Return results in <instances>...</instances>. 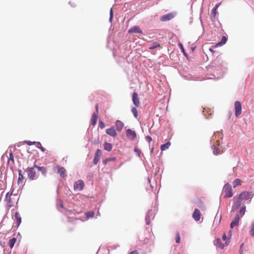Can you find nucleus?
<instances>
[{
	"label": "nucleus",
	"instance_id": "48",
	"mask_svg": "<svg viewBox=\"0 0 254 254\" xmlns=\"http://www.w3.org/2000/svg\"><path fill=\"white\" fill-rule=\"evenodd\" d=\"M109 162L108 161V160L106 159H104L103 161V163L104 165H106Z\"/></svg>",
	"mask_w": 254,
	"mask_h": 254
},
{
	"label": "nucleus",
	"instance_id": "34",
	"mask_svg": "<svg viewBox=\"0 0 254 254\" xmlns=\"http://www.w3.org/2000/svg\"><path fill=\"white\" fill-rule=\"evenodd\" d=\"M227 38L225 37V36H223L222 39H221V40L220 41V43H218L219 45H223V44H225L227 41Z\"/></svg>",
	"mask_w": 254,
	"mask_h": 254
},
{
	"label": "nucleus",
	"instance_id": "21",
	"mask_svg": "<svg viewBox=\"0 0 254 254\" xmlns=\"http://www.w3.org/2000/svg\"><path fill=\"white\" fill-rule=\"evenodd\" d=\"M104 148L105 150L110 152L112 149V145L109 142H105L104 144Z\"/></svg>",
	"mask_w": 254,
	"mask_h": 254
},
{
	"label": "nucleus",
	"instance_id": "39",
	"mask_svg": "<svg viewBox=\"0 0 254 254\" xmlns=\"http://www.w3.org/2000/svg\"><path fill=\"white\" fill-rule=\"evenodd\" d=\"M24 142H25L28 145H32L33 144L36 145V141H31L29 140H25L24 141Z\"/></svg>",
	"mask_w": 254,
	"mask_h": 254
},
{
	"label": "nucleus",
	"instance_id": "44",
	"mask_svg": "<svg viewBox=\"0 0 254 254\" xmlns=\"http://www.w3.org/2000/svg\"><path fill=\"white\" fill-rule=\"evenodd\" d=\"M243 246H244V244L243 243L240 246V250H239L240 254H243Z\"/></svg>",
	"mask_w": 254,
	"mask_h": 254
},
{
	"label": "nucleus",
	"instance_id": "1",
	"mask_svg": "<svg viewBox=\"0 0 254 254\" xmlns=\"http://www.w3.org/2000/svg\"><path fill=\"white\" fill-rule=\"evenodd\" d=\"M243 199H239V195H238V198L235 203L232 205L231 212H235L240 207L239 210V213L241 215V217H242L245 214L246 210V207L244 204H242L241 200Z\"/></svg>",
	"mask_w": 254,
	"mask_h": 254
},
{
	"label": "nucleus",
	"instance_id": "9",
	"mask_svg": "<svg viewBox=\"0 0 254 254\" xmlns=\"http://www.w3.org/2000/svg\"><path fill=\"white\" fill-rule=\"evenodd\" d=\"M241 215L239 214H237L233 220L230 223V228L231 229L233 228L235 226H238L239 225V222L240 220Z\"/></svg>",
	"mask_w": 254,
	"mask_h": 254
},
{
	"label": "nucleus",
	"instance_id": "41",
	"mask_svg": "<svg viewBox=\"0 0 254 254\" xmlns=\"http://www.w3.org/2000/svg\"><path fill=\"white\" fill-rule=\"evenodd\" d=\"M180 242V236L179 233H177L176 237V243H179Z\"/></svg>",
	"mask_w": 254,
	"mask_h": 254
},
{
	"label": "nucleus",
	"instance_id": "17",
	"mask_svg": "<svg viewBox=\"0 0 254 254\" xmlns=\"http://www.w3.org/2000/svg\"><path fill=\"white\" fill-rule=\"evenodd\" d=\"M128 33H142V32L138 26H135L130 28Z\"/></svg>",
	"mask_w": 254,
	"mask_h": 254
},
{
	"label": "nucleus",
	"instance_id": "3",
	"mask_svg": "<svg viewBox=\"0 0 254 254\" xmlns=\"http://www.w3.org/2000/svg\"><path fill=\"white\" fill-rule=\"evenodd\" d=\"M26 171L27 172L28 178L30 180H36L38 179V175H37L34 167L27 168Z\"/></svg>",
	"mask_w": 254,
	"mask_h": 254
},
{
	"label": "nucleus",
	"instance_id": "11",
	"mask_svg": "<svg viewBox=\"0 0 254 254\" xmlns=\"http://www.w3.org/2000/svg\"><path fill=\"white\" fill-rule=\"evenodd\" d=\"M126 135L131 140H134L136 136L135 131L131 130V129H127V130Z\"/></svg>",
	"mask_w": 254,
	"mask_h": 254
},
{
	"label": "nucleus",
	"instance_id": "10",
	"mask_svg": "<svg viewBox=\"0 0 254 254\" xmlns=\"http://www.w3.org/2000/svg\"><path fill=\"white\" fill-rule=\"evenodd\" d=\"M154 217V214L152 212V210H149L145 216V222L146 225H149L150 223L151 220L153 219Z\"/></svg>",
	"mask_w": 254,
	"mask_h": 254
},
{
	"label": "nucleus",
	"instance_id": "37",
	"mask_svg": "<svg viewBox=\"0 0 254 254\" xmlns=\"http://www.w3.org/2000/svg\"><path fill=\"white\" fill-rule=\"evenodd\" d=\"M12 194V193H10V195H11ZM9 195V192H7L6 194V196H5V200H7L8 202L10 204L11 203V199L9 197V198H8V196ZM10 196H9L10 197ZM9 206H11V204H9Z\"/></svg>",
	"mask_w": 254,
	"mask_h": 254
},
{
	"label": "nucleus",
	"instance_id": "52",
	"mask_svg": "<svg viewBox=\"0 0 254 254\" xmlns=\"http://www.w3.org/2000/svg\"><path fill=\"white\" fill-rule=\"evenodd\" d=\"M61 207L63 208V205L62 203L61 204Z\"/></svg>",
	"mask_w": 254,
	"mask_h": 254
},
{
	"label": "nucleus",
	"instance_id": "54",
	"mask_svg": "<svg viewBox=\"0 0 254 254\" xmlns=\"http://www.w3.org/2000/svg\"><path fill=\"white\" fill-rule=\"evenodd\" d=\"M148 182H149V183L150 182L149 179H148Z\"/></svg>",
	"mask_w": 254,
	"mask_h": 254
},
{
	"label": "nucleus",
	"instance_id": "20",
	"mask_svg": "<svg viewBox=\"0 0 254 254\" xmlns=\"http://www.w3.org/2000/svg\"><path fill=\"white\" fill-rule=\"evenodd\" d=\"M97 118L98 115H97V114L94 112L92 115L91 120V124L92 126H94L96 124Z\"/></svg>",
	"mask_w": 254,
	"mask_h": 254
},
{
	"label": "nucleus",
	"instance_id": "27",
	"mask_svg": "<svg viewBox=\"0 0 254 254\" xmlns=\"http://www.w3.org/2000/svg\"><path fill=\"white\" fill-rule=\"evenodd\" d=\"M160 46V44L158 42H154L149 46V49L150 50H153L157 47H159Z\"/></svg>",
	"mask_w": 254,
	"mask_h": 254
},
{
	"label": "nucleus",
	"instance_id": "2",
	"mask_svg": "<svg viewBox=\"0 0 254 254\" xmlns=\"http://www.w3.org/2000/svg\"><path fill=\"white\" fill-rule=\"evenodd\" d=\"M239 199H243L246 201H248V203L251 201V199L254 195V193L252 191H244L239 194Z\"/></svg>",
	"mask_w": 254,
	"mask_h": 254
},
{
	"label": "nucleus",
	"instance_id": "33",
	"mask_svg": "<svg viewBox=\"0 0 254 254\" xmlns=\"http://www.w3.org/2000/svg\"><path fill=\"white\" fill-rule=\"evenodd\" d=\"M94 215L93 211H88L86 213V216L87 218L93 217Z\"/></svg>",
	"mask_w": 254,
	"mask_h": 254
},
{
	"label": "nucleus",
	"instance_id": "24",
	"mask_svg": "<svg viewBox=\"0 0 254 254\" xmlns=\"http://www.w3.org/2000/svg\"><path fill=\"white\" fill-rule=\"evenodd\" d=\"M16 238H14V237L12 238V239H10L9 240L8 244H9V246L10 248V249L13 248V247H14V246L16 243Z\"/></svg>",
	"mask_w": 254,
	"mask_h": 254
},
{
	"label": "nucleus",
	"instance_id": "6",
	"mask_svg": "<svg viewBox=\"0 0 254 254\" xmlns=\"http://www.w3.org/2000/svg\"><path fill=\"white\" fill-rule=\"evenodd\" d=\"M175 13L170 12L166 14L161 16L160 19L161 21H167L173 19L175 17Z\"/></svg>",
	"mask_w": 254,
	"mask_h": 254
},
{
	"label": "nucleus",
	"instance_id": "51",
	"mask_svg": "<svg viewBox=\"0 0 254 254\" xmlns=\"http://www.w3.org/2000/svg\"><path fill=\"white\" fill-rule=\"evenodd\" d=\"M153 148H152L151 149V153H152V152H153Z\"/></svg>",
	"mask_w": 254,
	"mask_h": 254
},
{
	"label": "nucleus",
	"instance_id": "55",
	"mask_svg": "<svg viewBox=\"0 0 254 254\" xmlns=\"http://www.w3.org/2000/svg\"><path fill=\"white\" fill-rule=\"evenodd\" d=\"M225 243L227 245L228 244L227 241L225 242Z\"/></svg>",
	"mask_w": 254,
	"mask_h": 254
},
{
	"label": "nucleus",
	"instance_id": "47",
	"mask_svg": "<svg viewBox=\"0 0 254 254\" xmlns=\"http://www.w3.org/2000/svg\"><path fill=\"white\" fill-rule=\"evenodd\" d=\"M95 109H96V114H97V115H98V104H97L95 106Z\"/></svg>",
	"mask_w": 254,
	"mask_h": 254
},
{
	"label": "nucleus",
	"instance_id": "8",
	"mask_svg": "<svg viewBox=\"0 0 254 254\" xmlns=\"http://www.w3.org/2000/svg\"><path fill=\"white\" fill-rule=\"evenodd\" d=\"M53 170L54 171H56L57 170V173L60 174L61 177L63 178L65 177V169H64V167L58 166L56 167H54L53 168Z\"/></svg>",
	"mask_w": 254,
	"mask_h": 254
},
{
	"label": "nucleus",
	"instance_id": "12",
	"mask_svg": "<svg viewBox=\"0 0 254 254\" xmlns=\"http://www.w3.org/2000/svg\"><path fill=\"white\" fill-rule=\"evenodd\" d=\"M102 154V151L100 149H97L94 154V157L93 161V163L94 165H96L99 160V158Z\"/></svg>",
	"mask_w": 254,
	"mask_h": 254
},
{
	"label": "nucleus",
	"instance_id": "35",
	"mask_svg": "<svg viewBox=\"0 0 254 254\" xmlns=\"http://www.w3.org/2000/svg\"><path fill=\"white\" fill-rule=\"evenodd\" d=\"M134 151L136 153L137 155L139 156V157H140V155L141 154H142L141 150L138 149V148L137 147H135L134 149Z\"/></svg>",
	"mask_w": 254,
	"mask_h": 254
},
{
	"label": "nucleus",
	"instance_id": "29",
	"mask_svg": "<svg viewBox=\"0 0 254 254\" xmlns=\"http://www.w3.org/2000/svg\"><path fill=\"white\" fill-rule=\"evenodd\" d=\"M250 234L254 237V220L251 223V229L250 230Z\"/></svg>",
	"mask_w": 254,
	"mask_h": 254
},
{
	"label": "nucleus",
	"instance_id": "32",
	"mask_svg": "<svg viewBox=\"0 0 254 254\" xmlns=\"http://www.w3.org/2000/svg\"><path fill=\"white\" fill-rule=\"evenodd\" d=\"M131 112L133 113L134 117L135 118H137V116H138V112H137V110L136 108V107H133L131 109Z\"/></svg>",
	"mask_w": 254,
	"mask_h": 254
},
{
	"label": "nucleus",
	"instance_id": "5",
	"mask_svg": "<svg viewBox=\"0 0 254 254\" xmlns=\"http://www.w3.org/2000/svg\"><path fill=\"white\" fill-rule=\"evenodd\" d=\"M74 190L75 191H80L83 190L84 183L82 180H79L74 182Z\"/></svg>",
	"mask_w": 254,
	"mask_h": 254
},
{
	"label": "nucleus",
	"instance_id": "45",
	"mask_svg": "<svg viewBox=\"0 0 254 254\" xmlns=\"http://www.w3.org/2000/svg\"><path fill=\"white\" fill-rule=\"evenodd\" d=\"M145 138L146 140L149 142H150L152 140V138L150 136H146Z\"/></svg>",
	"mask_w": 254,
	"mask_h": 254
},
{
	"label": "nucleus",
	"instance_id": "56",
	"mask_svg": "<svg viewBox=\"0 0 254 254\" xmlns=\"http://www.w3.org/2000/svg\"><path fill=\"white\" fill-rule=\"evenodd\" d=\"M69 4H71V2L70 1L69 2Z\"/></svg>",
	"mask_w": 254,
	"mask_h": 254
},
{
	"label": "nucleus",
	"instance_id": "23",
	"mask_svg": "<svg viewBox=\"0 0 254 254\" xmlns=\"http://www.w3.org/2000/svg\"><path fill=\"white\" fill-rule=\"evenodd\" d=\"M38 170L40 171L42 173V174L46 177V175H47V169L44 167V166H42V167H38Z\"/></svg>",
	"mask_w": 254,
	"mask_h": 254
},
{
	"label": "nucleus",
	"instance_id": "36",
	"mask_svg": "<svg viewBox=\"0 0 254 254\" xmlns=\"http://www.w3.org/2000/svg\"><path fill=\"white\" fill-rule=\"evenodd\" d=\"M113 17V8H111L110 10V18L109 21L111 23Z\"/></svg>",
	"mask_w": 254,
	"mask_h": 254
},
{
	"label": "nucleus",
	"instance_id": "4",
	"mask_svg": "<svg viewBox=\"0 0 254 254\" xmlns=\"http://www.w3.org/2000/svg\"><path fill=\"white\" fill-rule=\"evenodd\" d=\"M223 191L225 193L224 196L225 198L231 197L233 196L232 187L229 184L227 183L224 185Z\"/></svg>",
	"mask_w": 254,
	"mask_h": 254
},
{
	"label": "nucleus",
	"instance_id": "13",
	"mask_svg": "<svg viewBox=\"0 0 254 254\" xmlns=\"http://www.w3.org/2000/svg\"><path fill=\"white\" fill-rule=\"evenodd\" d=\"M132 100L133 104L136 107H138L139 105V100L138 97V94L134 92L132 95Z\"/></svg>",
	"mask_w": 254,
	"mask_h": 254
},
{
	"label": "nucleus",
	"instance_id": "38",
	"mask_svg": "<svg viewBox=\"0 0 254 254\" xmlns=\"http://www.w3.org/2000/svg\"><path fill=\"white\" fill-rule=\"evenodd\" d=\"M10 160L12 161L13 163H14V157L12 152H10L9 153V157L8 160V163H9Z\"/></svg>",
	"mask_w": 254,
	"mask_h": 254
},
{
	"label": "nucleus",
	"instance_id": "42",
	"mask_svg": "<svg viewBox=\"0 0 254 254\" xmlns=\"http://www.w3.org/2000/svg\"><path fill=\"white\" fill-rule=\"evenodd\" d=\"M99 126L102 129L105 127V124L102 121H100L99 122Z\"/></svg>",
	"mask_w": 254,
	"mask_h": 254
},
{
	"label": "nucleus",
	"instance_id": "49",
	"mask_svg": "<svg viewBox=\"0 0 254 254\" xmlns=\"http://www.w3.org/2000/svg\"><path fill=\"white\" fill-rule=\"evenodd\" d=\"M226 238H227V236H226V234L225 233L223 234V235H222L223 240L225 241L226 239Z\"/></svg>",
	"mask_w": 254,
	"mask_h": 254
},
{
	"label": "nucleus",
	"instance_id": "43",
	"mask_svg": "<svg viewBox=\"0 0 254 254\" xmlns=\"http://www.w3.org/2000/svg\"><path fill=\"white\" fill-rule=\"evenodd\" d=\"M107 159L108 160V162L115 161L116 160V158L115 157H113L108 158H107Z\"/></svg>",
	"mask_w": 254,
	"mask_h": 254
},
{
	"label": "nucleus",
	"instance_id": "15",
	"mask_svg": "<svg viewBox=\"0 0 254 254\" xmlns=\"http://www.w3.org/2000/svg\"><path fill=\"white\" fill-rule=\"evenodd\" d=\"M14 220L16 222V227H18L21 223V218L18 212H16L14 214Z\"/></svg>",
	"mask_w": 254,
	"mask_h": 254
},
{
	"label": "nucleus",
	"instance_id": "19",
	"mask_svg": "<svg viewBox=\"0 0 254 254\" xmlns=\"http://www.w3.org/2000/svg\"><path fill=\"white\" fill-rule=\"evenodd\" d=\"M214 245L217 247L220 248L221 249L224 248V244L222 243L221 240L220 238H218L214 241Z\"/></svg>",
	"mask_w": 254,
	"mask_h": 254
},
{
	"label": "nucleus",
	"instance_id": "53",
	"mask_svg": "<svg viewBox=\"0 0 254 254\" xmlns=\"http://www.w3.org/2000/svg\"><path fill=\"white\" fill-rule=\"evenodd\" d=\"M209 50H210L211 52H213V50H212V49H209Z\"/></svg>",
	"mask_w": 254,
	"mask_h": 254
},
{
	"label": "nucleus",
	"instance_id": "14",
	"mask_svg": "<svg viewBox=\"0 0 254 254\" xmlns=\"http://www.w3.org/2000/svg\"><path fill=\"white\" fill-rule=\"evenodd\" d=\"M106 133L112 137H115L117 135L116 131L113 127L107 129Z\"/></svg>",
	"mask_w": 254,
	"mask_h": 254
},
{
	"label": "nucleus",
	"instance_id": "46",
	"mask_svg": "<svg viewBox=\"0 0 254 254\" xmlns=\"http://www.w3.org/2000/svg\"><path fill=\"white\" fill-rule=\"evenodd\" d=\"M129 254H138V253L137 251L134 250V251H133L130 252L129 253Z\"/></svg>",
	"mask_w": 254,
	"mask_h": 254
},
{
	"label": "nucleus",
	"instance_id": "22",
	"mask_svg": "<svg viewBox=\"0 0 254 254\" xmlns=\"http://www.w3.org/2000/svg\"><path fill=\"white\" fill-rule=\"evenodd\" d=\"M171 143L170 141H168L166 143L162 144L160 147L161 151H164L168 149Z\"/></svg>",
	"mask_w": 254,
	"mask_h": 254
},
{
	"label": "nucleus",
	"instance_id": "25",
	"mask_svg": "<svg viewBox=\"0 0 254 254\" xmlns=\"http://www.w3.org/2000/svg\"><path fill=\"white\" fill-rule=\"evenodd\" d=\"M220 4L221 2L217 3L211 10V14L213 15L214 18L216 14V9L218 8V7L220 6Z\"/></svg>",
	"mask_w": 254,
	"mask_h": 254
},
{
	"label": "nucleus",
	"instance_id": "16",
	"mask_svg": "<svg viewBox=\"0 0 254 254\" xmlns=\"http://www.w3.org/2000/svg\"><path fill=\"white\" fill-rule=\"evenodd\" d=\"M192 217L196 221H199L200 218V212L199 209H195L193 211Z\"/></svg>",
	"mask_w": 254,
	"mask_h": 254
},
{
	"label": "nucleus",
	"instance_id": "7",
	"mask_svg": "<svg viewBox=\"0 0 254 254\" xmlns=\"http://www.w3.org/2000/svg\"><path fill=\"white\" fill-rule=\"evenodd\" d=\"M235 110V116L239 117L242 113V106L239 101H236L234 104Z\"/></svg>",
	"mask_w": 254,
	"mask_h": 254
},
{
	"label": "nucleus",
	"instance_id": "31",
	"mask_svg": "<svg viewBox=\"0 0 254 254\" xmlns=\"http://www.w3.org/2000/svg\"><path fill=\"white\" fill-rule=\"evenodd\" d=\"M241 181L239 179H236L234 180L233 183V187L236 188L240 184Z\"/></svg>",
	"mask_w": 254,
	"mask_h": 254
},
{
	"label": "nucleus",
	"instance_id": "28",
	"mask_svg": "<svg viewBox=\"0 0 254 254\" xmlns=\"http://www.w3.org/2000/svg\"><path fill=\"white\" fill-rule=\"evenodd\" d=\"M212 148L214 155H218L220 153L219 148L216 147L214 145H212Z\"/></svg>",
	"mask_w": 254,
	"mask_h": 254
},
{
	"label": "nucleus",
	"instance_id": "50",
	"mask_svg": "<svg viewBox=\"0 0 254 254\" xmlns=\"http://www.w3.org/2000/svg\"><path fill=\"white\" fill-rule=\"evenodd\" d=\"M38 167H39V166L37 165L36 163L35 162L34 163L33 167H34V169H35V168H37L38 169Z\"/></svg>",
	"mask_w": 254,
	"mask_h": 254
},
{
	"label": "nucleus",
	"instance_id": "30",
	"mask_svg": "<svg viewBox=\"0 0 254 254\" xmlns=\"http://www.w3.org/2000/svg\"><path fill=\"white\" fill-rule=\"evenodd\" d=\"M36 147L39 148L42 152H45L46 149L42 146L41 143L40 142H37L36 143Z\"/></svg>",
	"mask_w": 254,
	"mask_h": 254
},
{
	"label": "nucleus",
	"instance_id": "26",
	"mask_svg": "<svg viewBox=\"0 0 254 254\" xmlns=\"http://www.w3.org/2000/svg\"><path fill=\"white\" fill-rule=\"evenodd\" d=\"M18 183H20V182L22 181L24 179V175H23V173L22 170H18Z\"/></svg>",
	"mask_w": 254,
	"mask_h": 254
},
{
	"label": "nucleus",
	"instance_id": "40",
	"mask_svg": "<svg viewBox=\"0 0 254 254\" xmlns=\"http://www.w3.org/2000/svg\"><path fill=\"white\" fill-rule=\"evenodd\" d=\"M179 46L180 48V49H181V51H182V52L184 54V55H185V56H187V54H186V53H185V49H184V47H183V44H181V43H179Z\"/></svg>",
	"mask_w": 254,
	"mask_h": 254
},
{
	"label": "nucleus",
	"instance_id": "18",
	"mask_svg": "<svg viewBox=\"0 0 254 254\" xmlns=\"http://www.w3.org/2000/svg\"><path fill=\"white\" fill-rule=\"evenodd\" d=\"M115 125L117 128V130L118 131H121L124 127V124L122 121L120 120L116 121L115 123Z\"/></svg>",
	"mask_w": 254,
	"mask_h": 254
}]
</instances>
